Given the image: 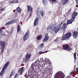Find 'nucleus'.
I'll return each mask as SVG.
<instances>
[{"label":"nucleus","mask_w":78,"mask_h":78,"mask_svg":"<svg viewBox=\"0 0 78 78\" xmlns=\"http://www.w3.org/2000/svg\"><path fill=\"white\" fill-rule=\"evenodd\" d=\"M50 62L48 58H45V61L43 62V64L42 65V67L44 69V72H48L50 70Z\"/></svg>","instance_id":"obj_1"},{"label":"nucleus","mask_w":78,"mask_h":78,"mask_svg":"<svg viewBox=\"0 0 78 78\" xmlns=\"http://www.w3.org/2000/svg\"><path fill=\"white\" fill-rule=\"evenodd\" d=\"M75 20L73 19L72 18H71L70 20H68L67 21V23H66L65 24H63L61 28V30H63L64 32L66 31V28H67V26L69 25V24H72L73 22H74Z\"/></svg>","instance_id":"obj_2"},{"label":"nucleus","mask_w":78,"mask_h":78,"mask_svg":"<svg viewBox=\"0 0 78 78\" xmlns=\"http://www.w3.org/2000/svg\"><path fill=\"white\" fill-rule=\"evenodd\" d=\"M61 28V27L59 25L56 26L55 27H54V28L52 26H51L49 27V32L51 34H52L53 33V31H54L55 33H56L58 32V31H59Z\"/></svg>","instance_id":"obj_3"},{"label":"nucleus","mask_w":78,"mask_h":78,"mask_svg":"<svg viewBox=\"0 0 78 78\" xmlns=\"http://www.w3.org/2000/svg\"><path fill=\"white\" fill-rule=\"evenodd\" d=\"M9 62H8L4 66L2 69V71L0 73V76H2L3 75V74H4V73L5 72V70H6V69H7V67L9 66Z\"/></svg>","instance_id":"obj_4"},{"label":"nucleus","mask_w":78,"mask_h":78,"mask_svg":"<svg viewBox=\"0 0 78 78\" xmlns=\"http://www.w3.org/2000/svg\"><path fill=\"white\" fill-rule=\"evenodd\" d=\"M64 74L61 71L57 72L54 76V78H64Z\"/></svg>","instance_id":"obj_5"},{"label":"nucleus","mask_w":78,"mask_h":78,"mask_svg":"<svg viewBox=\"0 0 78 78\" xmlns=\"http://www.w3.org/2000/svg\"><path fill=\"white\" fill-rule=\"evenodd\" d=\"M72 34L71 33H66L63 36L61 39V40H69Z\"/></svg>","instance_id":"obj_6"},{"label":"nucleus","mask_w":78,"mask_h":78,"mask_svg":"<svg viewBox=\"0 0 78 78\" xmlns=\"http://www.w3.org/2000/svg\"><path fill=\"white\" fill-rule=\"evenodd\" d=\"M30 37V31H27L23 36V41H25L28 39Z\"/></svg>","instance_id":"obj_7"},{"label":"nucleus","mask_w":78,"mask_h":78,"mask_svg":"<svg viewBox=\"0 0 78 78\" xmlns=\"http://www.w3.org/2000/svg\"><path fill=\"white\" fill-rule=\"evenodd\" d=\"M0 45L1 46V52H3V51L5 49V42L4 41H0Z\"/></svg>","instance_id":"obj_8"},{"label":"nucleus","mask_w":78,"mask_h":78,"mask_svg":"<svg viewBox=\"0 0 78 78\" xmlns=\"http://www.w3.org/2000/svg\"><path fill=\"white\" fill-rule=\"evenodd\" d=\"M31 56V54H29L27 53L26 56V58L25 59V61L26 62L29 61H30V58Z\"/></svg>","instance_id":"obj_9"},{"label":"nucleus","mask_w":78,"mask_h":78,"mask_svg":"<svg viewBox=\"0 0 78 78\" xmlns=\"http://www.w3.org/2000/svg\"><path fill=\"white\" fill-rule=\"evenodd\" d=\"M16 22L17 20H12V21H10L9 22L5 24V25H9L12 24V23H16Z\"/></svg>","instance_id":"obj_10"},{"label":"nucleus","mask_w":78,"mask_h":78,"mask_svg":"<svg viewBox=\"0 0 78 78\" xmlns=\"http://www.w3.org/2000/svg\"><path fill=\"white\" fill-rule=\"evenodd\" d=\"M63 50H66L69 51L71 50V48L68 45H65L63 47Z\"/></svg>","instance_id":"obj_11"},{"label":"nucleus","mask_w":78,"mask_h":78,"mask_svg":"<svg viewBox=\"0 0 78 78\" xmlns=\"http://www.w3.org/2000/svg\"><path fill=\"white\" fill-rule=\"evenodd\" d=\"M78 15V13L77 12H74L72 14V19H73L74 20H75V17H76V16Z\"/></svg>","instance_id":"obj_12"},{"label":"nucleus","mask_w":78,"mask_h":78,"mask_svg":"<svg viewBox=\"0 0 78 78\" xmlns=\"http://www.w3.org/2000/svg\"><path fill=\"white\" fill-rule=\"evenodd\" d=\"M49 37L48 36V34H46L45 35V37L44 38L43 40V42H45L46 41H47V40H48Z\"/></svg>","instance_id":"obj_13"},{"label":"nucleus","mask_w":78,"mask_h":78,"mask_svg":"<svg viewBox=\"0 0 78 78\" xmlns=\"http://www.w3.org/2000/svg\"><path fill=\"white\" fill-rule=\"evenodd\" d=\"M38 22H39V18L37 17L35 19L34 22V25L35 27L37 26V25L38 24Z\"/></svg>","instance_id":"obj_14"},{"label":"nucleus","mask_w":78,"mask_h":78,"mask_svg":"<svg viewBox=\"0 0 78 78\" xmlns=\"http://www.w3.org/2000/svg\"><path fill=\"white\" fill-rule=\"evenodd\" d=\"M78 32L77 31H74L73 32V36L75 39H76L77 36H78Z\"/></svg>","instance_id":"obj_15"},{"label":"nucleus","mask_w":78,"mask_h":78,"mask_svg":"<svg viewBox=\"0 0 78 78\" xmlns=\"http://www.w3.org/2000/svg\"><path fill=\"white\" fill-rule=\"evenodd\" d=\"M23 71H24V67H22V68L19 69L18 70V72L20 73L21 75H22V72H23Z\"/></svg>","instance_id":"obj_16"},{"label":"nucleus","mask_w":78,"mask_h":78,"mask_svg":"<svg viewBox=\"0 0 78 78\" xmlns=\"http://www.w3.org/2000/svg\"><path fill=\"white\" fill-rule=\"evenodd\" d=\"M36 66H37V64L34 63L32 64L31 66V67H32V70H34L35 69H36Z\"/></svg>","instance_id":"obj_17"},{"label":"nucleus","mask_w":78,"mask_h":78,"mask_svg":"<svg viewBox=\"0 0 78 78\" xmlns=\"http://www.w3.org/2000/svg\"><path fill=\"white\" fill-rule=\"evenodd\" d=\"M61 2L63 5H65L68 2V0H61Z\"/></svg>","instance_id":"obj_18"},{"label":"nucleus","mask_w":78,"mask_h":78,"mask_svg":"<svg viewBox=\"0 0 78 78\" xmlns=\"http://www.w3.org/2000/svg\"><path fill=\"white\" fill-rule=\"evenodd\" d=\"M27 9V11L29 12L30 11H32V10H33V8L31 6H28Z\"/></svg>","instance_id":"obj_19"},{"label":"nucleus","mask_w":78,"mask_h":78,"mask_svg":"<svg viewBox=\"0 0 78 78\" xmlns=\"http://www.w3.org/2000/svg\"><path fill=\"white\" fill-rule=\"evenodd\" d=\"M20 30H21V28H20V26L19 25H18L17 27V31L18 33H20Z\"/></svg>","instance_id":"obj_20"},{"label":"nucleus","mask_w":78,"mask_h":78,"mask_svg":"<svg viewBox=\"0 0 78 78\" xmlns=\"http://www.w3.org/2000/svg\"><path fill=\"white\" fill-rule=\"evenodd\" d=\"M41 10H40V13L41 14L42 17H43L44 16V10L42 9H41Z\"/></svg>","instance_id":"obj_21"},{"label":"nucleus","mask_w":78,"mask_h":78,"mask_svg":"<svg viewBox=\"0 0 78 78\" xmlns=\"http://www.w3.org/2000/svg\"><path fill=\"white\" fill-rule=\"evenodd\" d=\"M42 35H40L38 36L37 37V39L38 41H40V40H41L42 39Z\"/></svg>","instance_id":"obj_22"},{"label":"nucleus","mask_w":78,"mask_h":78,"mask_svg":"<svg viewBox=\"0 0 78 78\" xmlns=\"http://www.w3.org/2000/svg\"><path fill=\"white\" fill-rule=\"evenodd\" d=\"M16 10L18 12H21V9H20V8L19 7H18L16 9Z\"/></svg>","instance_id":"obj_23"},{"label":"nucleus","mask_w":78,"mask_h":78,"mask_svg":"<svg viewBox=\"0 0 78 78\" xmlns=\"http://www.w3.org/2000/svg\"><path fill=\"white\" fill-rule=\"evenodd\" d=\"M43 3L44 5H47V1L46 0H42Z\"/></svg>","instance_id":"obj_24"},{"label":"nucleus","mask_w":78,"mask_h":78,"mask_svg":"<svg viewBox=\"0 0 78 78\" xmlns=\"http://www.w3.org/2000/svg\"><path fill=\"white\" fill-rule=\"evenodd\" d=\"M18 1V0H14L12 1V3H17Z\"/></svg>","instance_id":"obj_25"},{"label":"nucleus","mask_w":78,"mask_h":78,"mask_svg":"<svg viewBox=\"0 0 78 78\" xmlns=\"http://www.w3.org/2000/svg\"><path fill=\"white\" fill-rule=\"evenodd\" d=\"M44 52H42V51H39L38 52V53L39 55H42V54H43V53H44Z\"/></svg>","instance_id":"obj_26"},{"label":"nucleus","mask_w":78,"mask_h":78,"mask_svg":"<svg viewBox=\"0 0 78 78\" xmlns=\"http://www.w3.org/2000/svg\"><path fill=\"white\" fill-rule=\"evenodd\" d=\"M52 3H54V2H56V0H50Z\"/></svg>","instance_id":"obj_27"},{"label":"nucleus","mask_w":78,"mask_h":78,"mask_svg":"<svg viewBox=\"0 0 78 78\" xmlns=\"http://www.w3.org/2000/svg\"><path fill=\"white\" fill-rule=\"evenodd\" d=\"M70 12H71V9H70L68 12V14H70Z\"/></svg>","instance_id":"obj_28"},{"label":"nucleus","mask_w":78,"mask_h":78,"mask_svg":"<svg viewBox=\"0 0 78 78\" xmlns=\"http://www.w3.org/2000/svg\"><path fill=\"white\" fill-rule=\"evenodd\" d=\"M76 53H75L74 54V59L75 60L76 59Z\"/></svg>","instance_id":"obj_29"},{"label":"nucleus","mask_w":78,"mask_h":78,"mask_svg":"<svg viewBox=\"0 0 78 78\" xmlns=\"http://www.w3.org/2000/svg\"><path fill=\"white\" fill-rule=\"evenodd\" d=\"M2 30H3V29H2V28H0V33H1V32H2ZM0 36H1V34H0Z\"/></svg>","instance_id":"obj_30"},{"label":"nucleus","mask_w":78,"mask_h":78,"mask_svg":"<svg viewBox=\"0 0 78 78\" xmlns=\"http://www.w3.org/2000/svg\"><path fill=\"white\" fill-rule=\"evenodd\" d=\"M18 76H19V74H16L15 75V77L16 78L17 77H18Z\"/></svg>","instance_id":"obj_31"},{"label":"nucleus","mask_w":78,"mask_h":78,"mask_svg":"<svg viewBox=\"0 0 78 78\" xmlns=\"http://www.w3.org/2000/svg\"><path fill=\"white\" fill-rule=\"evenodd\" d=\"M40 45L41 47H44V44H41Z\"/></svg>","instance_id":"obj_32"},{"label":"nucleus","mask_w":78,"mask_h":78,"mask_svg":"<svg viewBox=\"0 0 78 78\" xmlns=\"http://www.w3.org/2000/svg\"><path fill=\"white\" fill-rule=\"evenodd\" d=\"M76 2L77 4H78V0H76Z\"/></svg>","instance_id":"obj_33"},{"label":"nucleus","mask_w":78,"mask_h":78,"mask_svg":"<svg viewBox=\"0 0 78 78\" xmlns=\"http://www.w3.org/2000/svg\"><path fill=\"white\" fill-rule=\"evenodd\" d=\"M32 12H30V16H31V13Z\"/></svg>","instance_id":"obj_34"},{"label":"nucleus","mask_w":78,"mask_h":78,"mask_svg":"<svg viewBox=\"0 0 78 78\" xmlns=\"http://www.w3.org/2000/svg\"><path fill=\"white\" fill-rule=\"evenodd\" d=\"M57 41H58V40L57 39H56L55 40V42H57Z\"/></svg>","instance_id":"obj_35"},{"label":"nucleus","mask_w":78,"mask_h":78,"mask_svg":"<svg viewBox=\"0 0 78 78\" xmlns=\"http://www.w3.org/2000/svg\"><path fill=\"white\" fill-rule=\"evenodd\" d=\"M12 73L11 74V75H10V78L11 77V76H12Z\"/></svg>","instance_id":"obj_36"},{"label":"nucleus","mask_w":78,"mask_h":78,"mask_svg":"<svg viewBox=\"0 0 78 78\" xmlns=\"http://www.w3.org/2000/svg\"><path fill=\"white\" fill-rule=\"evenodd\" d=\"M50 27H47V30H48V29L49 28H50Z\"/></svg>","instance_id":"obj_37"},{"label":"nucleus","mask_w":78,"mask_h":78,"mask_svg":"<svg viewBox=\"0 0 78 78\" xmlns=\"http://www.w3.org/2000/svg\"><path fill=\"white\" fill-rule=\"evenodd\" d=\"M76 70H78V67H77L76 69Z\"/></svg>","instance_id":"obj_38"},{"label":"nucleus","mask_w":78,"mask_h":78,"mask_svg":"<svg viewBox=\"0 0 78 78\" xmlns=\"http://www.w3.org/2000/svg\"><path fill=\"white\" fill-rule=\"evenodd\" d=\"M48 51H45V53H47V52Z\"/></svg>","instance_id":"obj_39"},{"label":"nucleus","mask_w":78,"mask_h":78,"mask_svg":"<svg viewBox=\"0 0 78 78\" xmlns=\"http://www.w3.org/2000/svg\"><path fill=\"white\" fill-rule=\"evenodd\" d=\"M72 73H73L71 72L70 73V75H72Z\"/></svg>","instance_id":"obj_40"},{"label":"nucleus","mask_w":78,"mask_h":78,"mask_svg":"<svg viewBox=\"0 0 78 78\" xmlns=\"http://www.w3.org/2000/svg\"><path fill=\"white\" fill-rule=\"evenodd\" d=\"M37 14H38V15H39V14H38V12H37Z\"/></svg>","instance_id":"obj_41"},{"label":"nucleus","mask_w":78,"mask_h":78,"mask_svg":"<svg viewBox=\"0 0 78 78\" xmlns=\"http://www.w3.org/2000/svg\"><path fill=\"white\" fill-rule=\"evenodd\" d=\"M4 9H2L1 10H2V11H3V10Z\"/></svg>","instance_id":"obj_42"},{"label":"nucleus","mask_w":78,"mask_h":78,"mask_svg":"<svg viewBox=\"0 0 78 78\" xmlns=\"http://www.w3.org/2000/svg\"><path fill=\"white\" fill-rule=\"evenodd\" d=\"M76 7H78V5H76Z\"/></svg>","instance_id":"obj_43"},{"label":"nucleus","mask_w":78,"mask_h":78,"mask_svg":"<svg viewBox=\"0 0 78 78\" xmlns=\"http://www.w3.org/2000/svg\"><path fill=\"white\" fill-rule=\"evenodd\" d=\"M77 72H78V70H77Z\"/></svg>","instance_id":"obj_44"},{"label":"nucleus","mask_w":78,"mask_h":78,"mask_svg":"<svg viewBox=\"0 0 78 78\" xmlns=\"http://www.w3.org/2000/svg\"><path fill=\"white\" fill-rule=\"evenodd\" d=\"M39 9V8H38V9Z\"/></svg>","instance_id":"obj_45"},{"label":"nucleus","mask_w":78,"mask_h":78,"mask_svg":"<svg viewBox=\"0 0 78 78\" xmlns=\"http://www.w3.org/2000/svg\"><path fill=\"white\" fill-rule=\"evenodd\" d=\"M26 78H27V77H26Z\"/></svg>","instance_id":"obj_46"},{"label":"nucleus","mask_w":78,"mask_h":78,"mask_svg":"<svg viewBox=\"0 0 78 78\" xmlns=\"http://www.w3.org/2000/svg\"><path fill=\"white\" fill-rule=\"evenodd\" d=\"M50 51V50L49 51Z\"/></svg>","instance_id":"obj_47"}]
</instances>
